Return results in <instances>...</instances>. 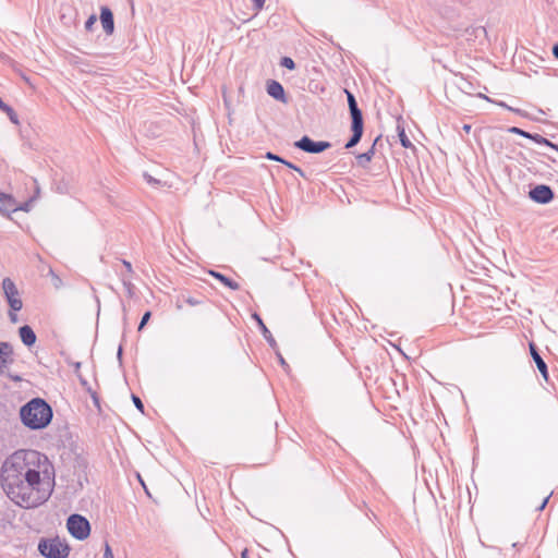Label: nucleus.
<instances>
[{
    "mask_svg": "<svg viewBox=\"0 0 558 558\" xmlns=\"http://www.w3.org/2000/svg\"><path fill=\"white\" fill-rule=\"evenodd\" d=\"M54 470L47 456L31 449H21L9 456L0 470V481L53 482Z\"/></svg>",
    "mask_w": 558,
    "mask_h": 558,
    "instance_id": "1",
    "label": "nucleus"
},
{
    "mask_svg": "<svg viewBox=\"0 0 558 558\" xmlns=\"http://www.w3.org/2000/svg\"><path fill=\"white\" fill-rule=\"evenodd\" d=\"M1 487L8 498L16 506L24 509L39 507L46 502L51 493L53 482H28V481H0Z\"/></svg>",
    "mask_w": 558,
    "mask_h": 558,
    "instance_id": "2",
    "label": "nucleus"
},
{
    "mask_svg": "<svg viewBox=\"0 0 558 558\" xmlns=\"http://www.w3.org/2000/svg\"><path fill=\"white\" fill-rule=\"evenodd\" d=\"M51 407L40 398H34L20 410L22 423L31 429H41L52 420Z\"/></svg>",
    "mask_w": 558,
    "mask_h": 558,
    "instance_id": "3",
    "label": "nucleus"
},
{
    "mask_svg": "<svg viewBox=\"0 0 558 558\" xmlns=\"http://www.w3.org/2000/svg\"><path fill=\"white\" fill-rule=\"evenodd\" d=\"M2 291L3 295L9 304L10 311H9V318L10 322L15 324L19 320L17 312L22 310L23 307V301L21 298V293L16 287V284L13 282L10 278H4L2 280Z\"/></svg>",
    "mask_w": 558,
    "mask_h": 558,
    "instance_id": "4",
    "label": "nucleus"
},
{
    "mask_svg": "<svg viewBox=\"0 0 558 558\" xmlns=\"http://www.w3.org/2000/svg\"><path fill=\"white\" fill-rule=\"evenodd\" d=\"M39 553L46 558H66L70 547L60 538H43L38 544Z\"/></svg>",
    "mask_w": 558,
    "mask_h": 558,
    "instance_id": "5",
    "label": "nucleus"
},
{
    "mask_svg": "<svg viewBox=\"0 0 558 558\" xmlns=\"http://www.w3.org/2000/svg\"><path fill=\"white\" fill-rule=\"evenodd\" d=\"M69 533L78 541H84L89 536L90 524L88 520L81 514H71L66 521Z\"/></svg>",
    "mask_w": 558,
    "mask_h": 558,
    "instance_id": "6",
    "label": "nucleus"
},
{
    "mask_svg": "<svg viewBox=\"0 0 558 558\" xmlns=\"http://www.w3.org/2000/svg\"><path fill=\"white\" fill-rule=\"evenodd\" d=\"M294 146L305 153L310 154H319L326 149H328L331 144L326 141L315 142L307 135H304L299 141L294 143Z\"/></svg>",
    "mask_w": 558,
    "mask_h": 558,
    "instance_id": "7",
    "label": "nucleus"
},
{
    "mask_svg": "<svg viewBox=\"0 0 558 558\" xmlns=\"http://www.w3.org/2000/svg\"><path fill=\"white\" fill-rule=\"evenodd\" d=\"M529 195L532 201L538 204H547L554 198V192L548 185L539 184L533 187Z\"/></svg>",
    "mask_w": 558,
    "mask_h": 558,
    "instance_id": "8",
    "label": "nucleus"
},
{
    "mask_svg": "<svg viewBox=\"0 0 558 558\" xmlns=\"http://www.w3.org/2000/svg\"><path fill=\"white\" fill-rule=\"evenodd\" d=\"M100 22L107 35H111L114 31L113 14L108 7L100 9Z\"/></svg>",
    "mask_w": 558,
    "mask_h": 558,
    "instance_id": "9",
    "label": "nucleus"
},
{
    "mask_svg": "<svg viewBox=\"0 0 558 558\" xmlns=\"http://www.w3.org/2000/svg\"><path fill=\"white\" fill-rule=\"evenodd\" d=\"M13 363V348L9 342H0V374L2 368Z\"/></svg>",
    "mask_w": 558,
    "mask_h": 558,
    "instance_id": "10",
    "label": "nucleus"
},
{
    "mask_svg": "<svg viewBox=\"0 0 558 558\" xmlns=\"http://www.w3.org/2000/svg\"><path fill=\"white\" fill-rule=\"evenodd\" d=\"M267 93L269 96L275 98L278 101H281L283 104L288 102V98L286 97L284 89L282 85L277 81H270L267 84Z\"/></svg>",
    "mask_w": 558,
    "mask_h": 558,
    "instance_id": "11",
    "label": "nucleus"
},
{
    "mask_svg": "<svg viewBox=\"0 0 558 558\" xmlns=\"http://www.w3.org/2000/svg\"><path fill=\"white\" fill-rule=\"evenodd\" d=\"M16 208V201L10 194L0 192V213L2 215L9 216L11 213H14Z\"/></svg>",
    "mask_w": 558,
    "mask_h": 558,
    "instance_id": "12",
    "label": "nucleus"
},
{
    "mask_svg": "<svg viewBox=\"0 0 558 558\" xmlns=\"http://www.w3.org/2000/svg\"><path fill=\"white\" fill-rule=\"evenodd\" d=\"M348 99L349 110L352 121H363L362 111L360 110L354 95L348 89L344 90Z\"/></svg>",
    "mask_w": 558,
    "mask_h": 558,
    "instance_id": "13",
    "label": "nucleus"
},
{
    "mask_svg": "<svg viewBox=\"0 0 558 558\" xmlns=\"http://www.w3.org/2000/svg\"><path fill=\"white\" fill-rule=\"evenodd\" d=\"M530 352L532 355L533 361L535 362L539 373L544 377L545 380H548V369L545 361L542 359V356L538 354L537 349L535 344L530 343Z\"/></svg>",
    "mask_w": 558,
    "mask_h": 558,
    "instance_id": "14",
    "label": "nucleus"
},
{
    "mask_svg": "<svg viewBox=\"0 0 558 558\" xmlns=\"http://www.w3.org/2000/svg\"><path fill=\"white\" fill-rule=\"evenodd\" d=\"M351 129L352 136L345 144V148H352L361 141L363 135V121H352Z\"/></svg>",
    "mask_w": 558,
    "mask_h": 558,
    "instance_id": "15",
    "label": "nucleus"
},
{
    "mask_svg": "<svg viewBox=\"0 0 558 558\" xmlns=\"http://www.w3.org/2000/svg\"><path fill=\"white\" fill-rule=\"evenodd\" d=\"M19 335L22 342L27 347H32L36 342V335L28 325L22 326L19 329Z\"/></svg>",
    "mask_w": 558,
    "mask_h": 558,
    "instance_id": "16",
    "label": "nucleus"
},
{
    "mask_svg": "<svg viewBox=\"0 0 558 558\" xmlns=\"http://www.w3.org/2000/svg\"><path fill=\"white\" fill-rule=\"evenodd\" d=\"M208 274L210 276H213L214 278H216L217 280H219L223 286L228 287L231 290H239L240 289V286H239L238 282L229 279L228 277H226L225 275H222V274H220L218 271L209 270Z\"/></svg>",
    "mask_w": 558,
    "mask_h": 558,
    "instance_id": "17",
    "label": "nucleus"
},
{
    "mask_svg": "<svg viewBox=\"0 0 558 558\" xmlns=\"http://www.w3.org/2000/svg\"><path fill=\"white\" fill-rule=\"evenodd\" d=\"M374 154H375V144H373V146L367 151L356 156L359 166H361L362 168H366L368 166V163L371 162L372 158L374 157Z\"/></svg>",
    "mask_w": 558,
    "mask_h": 558,
    "instance_id": "18",
    "label": "nucleus"
},
{
    "mask_svg": "<svg viewBox=\"0 0 558 558\" xmlns=\"http://www.w3.org/2000/svg\"><path fill=\"white\" fill-rule=\"evenodd\" d=\"M253 318L257 322L258 326L260 327V330L265 337V339L268 341V343L275 348L276 347V341L274 339V337L271 336L270 331L267 329V327L265 326V324L263 323L262 318L259 317V315H257L256 313L253 314Z\"/></svg>",
    "mask_w": 558,
    "mask_h": 558,
    "instance_id": "19",
    "label": "nucleus"
},
{
    "mask_svg": "<svg viewBox=\"0 0 558 558\" xmlns=\"http://www.w3.org/2000/svg\"><path fill=\"white\" fill-rule=\"evenodd\" d=\"M530 140L534 141L535 143L537 144H541V145H546L553 149H556L558 150V145L551 143L550 141H548L547 138L543 137L542 135L539 134H532L530 136Z\"/></svg>",
    "mask_w": 558,
    "mask_h": 558,
    "instance_id": "20",
    "label": "nucleus"
},
{
    "mask_svg": "<svg viewBox=\"0 0 558 558\" xmlns=\"http://www.w3.org/2000/svg\"><path fill=\"white\" fill-rule=\"evenodd\" d=\"M35 202V197H31L28 201L24 202L21 205L16 204V208L14 211L22 210V211H29L33 207V203Z\"/></svg>",
    "mask_w": 558,
    "mask_h": 558,
    "instance_id": "21",
    "label": "nucleus"
},
{
    "mask_svg": "<svg viewBox=\"0 0 558 558\" xmlns=\"http://www.w3.org/2000/svg\"><path fill=\"white\" fill-rule=\"evenodd\" d=\"M3 112L7 113V116L9 117L10 121L12 123H14L15 125H19L20 124V121H19V117L16 114V112L13 110V108H11L10 106H8Z\"/></svg>",
    "mask_w": 558,
    "mask_h": 558,
    "instance_id": "22",
    "label": "nucleus"
},
{
    "mask_svg": "<svg viewBox=\"0 0 558 558\" xmlns=\"http://www.w3.org/2000/svg\"><path fill=\"white\" fill-rule=\"evenodd\" d=\"M280 65L289 70L295 69V63L290 57H283L280 61Z\"/></svg>",
    "mask_w": 558,
    "mask_h": 558,
    "instance_id": "23",
    "label": "nucleus"
},
{
    "mask_svg": "<svg viewBox=\"0 0 558 558\" xmlns=\"http://www.w3.org/2000/svg\"><path fill=\"white\" fill-rule=\"evenodd\" d=\"M399 137H400L401 145L404 148H409L412 146V144H411L409 137L405 135V132L403 129L399 131Z\"/></svg>",
    "mask_w": 558,
    "mask_h": 558,
    "instance_id": "24",
    "label": "nucleus"
},
{
    "mask_svg": "<svg viewBox=\"0 0 558 558\" xmlns=\"http://www.w3.org/2000/svg\"><path fill=\"white\" fill-rule=\"evenodd\" d=\"M144 179L146 180V182L149 184V185H153V186H157L160 184V181L153 178L150 174H148L147 172L144 173Z\"/></svg>",
    "mask_w": 558,
    "mask_h": 558,
    "instance_id": "25",
    "label": "nucleus"
},
{
    "mask_svg": "<svg viewBox=\"0 0 558 558\" xmlns=\"http://www.w3.org/2000/svg\"><path fill=\"white\" fill-rule=\"evenodd\" d=\"M132 401H133L134 405L136 407V409H138L143 413L144 404H143L142 400L140 399V397L132 395Z\"/></svg>",
    "mask_w": 558,
    "mask_h": 558,
    "instance_id": "26",
    "label": "nucleus"
},
{
    "mask_svg": "<svg viewBox=\"0 0 558 558\" xmlns=\"http://www.w3.org/2000/svg\"><path fill=\"white\" fill-rule=\"evenodd\" d=\"M510 132L514 133V134H519V135H521L523 137H526V138H530V136L532 135L531 133L525 132V131H523V130H521L519 128H515V126L511 128Z\"/></svg>",
    "mask_w": 558,
    "mask_h": 558,
    "instance_id": "27",
    "label": "nucleus"
},
{
    "mask_svg": "<svg viewBox=\"0 0 558 558\" xmlns=\"http://www.w3.org/2000/svg\"><path fill=\"white\" fill-rule=\"evenodd\" d=\"M96 21H97L96 15H90V16L87 19V21L85 22V28H86L87 31H92V29H93L94 24L96 23Z\"/></svg>",
    "mask_w": 558,
    "mask_h": 558,
    "instance_id": "28",
    "label": "nucleus"
},
{
    "mask_svg": "<svg viewBox=\"0 0 558 558\" xmlns=\"http://www.w3.org/2000/svg\"><path fill=\"white\" fill-rule=\"evenodd\" d=\"M150 318V312H146L142 319H141V323L138 325V330H142L144 328V326L147 324V322L149 320Z\"/></svg>",
    "mask_w": 558,
    "mask_h": 558,
    "instance_id": "29",
    "label": "nucleus"
},
{
    "mask_svg": "<svg viewBox=\"0 0 558 558\" xmlns=\"http://www.w3.org/2000/svg\"><path fill=\"white\" fill-rule=\"evenodd\" d=\"M281 162H282V163H284L286 166H288L289 168H291V169L295 170L296 172H299V174H300L301 177H305L304 171H303L301 168H299V167H296V166L292 165L291 162L284 161L283 159H282V161H281Z\"/></svg>",
    "mask_w": 558,
    "mask_h": 558,
    "instance_id": "30",
    "label": "nucleus"
},
{
    "mask_svg": "<svg viewBox=\"0 0 558 558\" xmlns=\"http://www.w3.org/2000/svg\"><path fill=\"white\" fill-rule=\"evenodd\" d=\"M76 376H77V378H78V380H80V384H81V385H82L86 390L90 391L92 389H90V387H89V385H88L87 379H86V378H84V377L82 376V374H81V373H80V374H76Z\"/></svg>",
    "mask_w": 558,
    "mask_h": 558,
    "instance_id": "31",
    "label": "nucleus"
},
{
    "mask_svg": "<svg viewBox=\"0 0 558 558\" xmlns=\"http://www.w3.org/2000/svg\"><path fill=\"white\" fill-rule=\"evenodd\" d=\"M104 558H114L111 547L108 543L105 544Z\"/></svg>",
    "mask_w": 558,
    "mask_h": 558,
    "instance_id": "32",
    "label": "nucleus"
},
{
    "mask_svg": "<svg viewBox=\"0 0 558 558\" xmlns=\"http://www.w3.org/2000/svg\"><path fill=\"white\" fill-rule=\"evenodd\" d=\"M252 1L254 3V8H255L256 12H258L263 9L266 0H252Z\"/></svg>",
    "mask_w": 558,
    "mask_h": 558,
    "instance_id": "33",
    "label": "nucleus"
},
{
    "mask_svg": "<svg viewBox=\"0 0 558 558\" xmlns=\"http://www.w3.org/2000/svg\"><path fill=\"white\" fill-rule=\"evenodd\" d=\"M266 157L270 160H277V161H282V159L276 155H274L272 153H267Z\"/></svg>",
    "mask_w": 558,
    "mask_h": 558,
    "instance_id": "34",
    "label": "nucleus"
},
{
    "mask_svg": "<svg viewBox=\"0 0 558 558\" xmlns=\"http://www.w3.org/2000/svg\"><path fill=\"white\" fill-rule=\"evenodd\" d=\"M122 264H123V266L126 268V271H128V272H130V274H131V272L133 271V269H132V265H131V263H130V262H128V260L123 259V260H122Z\"/></svg>",
    "mask_w": 558,
    "mask_h": 558,
    "instance_id": "35",
    "label": "nucleus"
},
{
    "mask_svg": "<svg viewBox=\"0 0 558 558\" xmlns=\"http://www.w3.org/2000/svg\"><path fill=\"white\" fill-rule=\"evenodd\" d=\"M549 497H550V495H549V496H547V497L542 501V504L537 507V510H538V511H542V510L546 507V505H547V502H548V500H549Z\"/></svg>",
    "mask_w": 558,
    "mask_h": 558,
    "instance_id": "36",
    "label": "nucleus"
},
{
    "mask_svg": "<svg viewBox=\"0 0 558 558\" xmlns=\"http://www.w3.org/2000/svg\"><path fill=\"white\" fill-rule=\"evenodd\" d=\"M35 184H36V187H35V195L33 197H35V201L39 197V193H40V189L37 184V181L34 180Z\"/></svg>",
    "mask_w": 558,
    "mask_h": 558,
    "instance_id": "37",
    "label": "nucleus"
},
{
    "mask_svg": "<svg viewBox=\"0 0 558 558\" xmlns=\"http://www.w3.org/2000/svg\"><path fill=\"white\" fill-rule=\"evenodd\" d=\"M277 355H278V359H279L280 364H281L284 368H288V364H287V362L284 361V359L282 357V355H281L280 353H278Z\"/></svg>",
    "mask_w": 558,
    "mask_h": 558,
    "instance_id": "38",
    "label": "nucleus"
},
{
    "mask_svg": "<svg viewBox=\"0 0 558 558\" xmlns=\"http://www.w3.org/2000/svg\"><path fill=\"white\" fill-rule=\"evenodd\" d=\"M73 367H74V372H75V374H80V369H81V362H75V363H73Z\"/></svg>",
    "mask_w": 558,
    "mask_h": 558,
    "instance_id": "39",
    "label": "nucleus"
},
{
    "mask_svg": "<svg viewBox=\"0 0 558 558\" xmlns=\"http://www.w3.org/2000/svg\"><path fill=\"white\" fill-rule=\"evenodd\" d=\"M553 54L556 59H558V44H556L554 47H553Z\"/></svg>",
    "mask_w": 558,
    "mask_h": 558,
    "instance_id": "40",
    "label": "nucleus"
},
{
    "mask_svg": "<svg viewBox=\"0 0 558 558\" xmlns=\"http://www.w3.org/2000/svg\"><path fill=\"white\" fill-rule=\"evenodd\" d=\"M462 129L465 133H470L472 126L470 124H464Z\"/></svg>",
    "mask_w": 558,
    "mask_h": 558,
    "instance_id": "41",
    "label": "nucleus"
},
{
    "mask_svg": "<svg viewBox=\"0 0 558 558\" xmlns=\"http://www.w3.org/2000/svg\"><path fill=\"white\" fill-rule=\"evenodd\" d=\"M9 105H7L5 102L2 101V99L0 98V110H4Z\"/></svg>",
    "mask_w": 558,
    "mask_h": 558,
    "instance_id": "42",
    "label": "nucleus"
},
{
    "mask_svg": "<svg viewBox=\"0 0 558 558\" xmlns=\"http://www.w3.org/2000/svg\"><path fill=\"white\" fill-rule=\"evenodd\" d=\"M9 377L14 380V381H20L21 380V377L17 376V375H9Z\"/></svg>",
    "mask_w": 558,
    "mask_h": 558,
    "instance_id": "43",
    "label": "nucleus"
},
{
    "mask_svg": "<svg viewBox=\"0 0 558 558\" xmlns=\"http://www.w3.org/2000/svg\"><path fill=\"white\" fill-rule=\"evenodd\" d=\"M241 558H248V551L247 549H244L241 554Z\"/></svg>",
    "mask_w": 558,
    "mask_h": 558,
    "instance_id": "44",
    "label": "nucleus"
},
{
    "mask_svg": "<svg viewBox=\"0 0 558 558\" xmlns=\"http://www.w3.org/2000/svg\"><path fill=\"white\" fill-rule=\"evenodd\" d=\"M122 354V348L120 347L119 350H118V356L120 357Z\"/></svg>",
    "mask_w": 558,
    "mask_h": 558,
    "instance_id": "45",
    "label": "nucleus"
},
{
    "mask_svg": "<svg viewBox=\"0 0 558 558\" xmlns=\"http://www.w3.org/2000/svg\"><path fill=\"white\" fill-rule=\"evenodd\" d=\"M189 303H190L191 305H195V304H196V302H195V301H193V300H189Z\"/></svg>",
    "mask_w": 558,
    "mask_h": 558,
    "instance_id": "46",
    "label": "nucleus"
},
{
    "mask_svg": "<svg viewBox=\"0 0 558 558\" xmlns=\"http://www.w3.org/2000/svg\"><path fill=\"white\" fill-rule=\"evenodd\" d=\"M92 397L95 400V402H97V398H96L95 393H93Z\"/></svg>",
    "mask_w": 558,
    "mask_h": 558,
    "instance_id": "47",
    "label": "nucleus"
}]
</instances>
